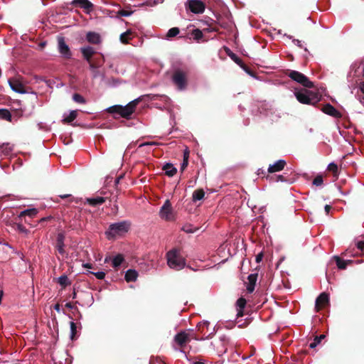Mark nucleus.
Masks as SVG:
<instances>
[{"label":"nucleus","instance_id":"f257e3e1","mask_svg":"<svg viewBox=\"0 0 364 364\" xmlns=\"http://www.w3.org/2000/svg\"><path fill=\"white\" fill-rule=\"evenodd\" d=\"M140 101L141 99L137 98L131 101L125 106L119 105H113L106 109V112L109 114H118L127 119H130Z\"/></svg>","mask_w":364,"mask_h":364},{"label":"nucleus","instance_id":"f03ea898","mask_svg":"<svg viewBox=\"0 0 364 364\" xmlns=\"http://www.w3.org/2000/svg\"><path fill=\"white\" fill-rule=\"evenodd\" d=\"M130 227L131 223L127 220L112 223L105 232V235L109 240L114 239L117 236H122L127 232Z\"/></svg>","mask_w":364,"mask_h":364},{"label":"nucleus","instance_id":"7ed1b4c3","mask_svg":"<svg viewBox=\"0 0 364 364\" xmlns=\"http://www.w3.org/2000/svg\"><path fill=\"white\" fill-rule=\"evenodd\" d=\"M168 267L175 270H181L186 266V259L181 255L180 250L173 248L166 253Z\"/></svg>","mask_w":364,"mask_h":364},{"label":"nucleus","instance_id":"20e7f679","mask_svg":"<svg viewBox=\"0 0 364 364\" xmlns=\"http://www.w3.org/2000/svg\"><path fill=\"white\" fill-rule=\"evenodd\" d=\"M296 100L301 104L315 106L320 100L321 95L316 92L306 89L295 92Z\"/></svg>","mask_w":364,"mask_h":364},{"label":"nucleus","instance_id":"39448f33","mask_svg":"<svg viewBox=\"0 0 364 364\" xmlns=\"http://www.w3.org/2000/svg\"><path fill=\"white\" fill-rule=\"evenodd\" d=\"M286 74L291 80L301 84L305 87L311 88L314 87V83L310 81L306 75L299 71L289 70Z\"/></svg>","mask_w":364,"mask_h":364},{"label":"nucleus","instance_id":"423d86ee","mask_svg":"<svg viewBox=\"0 0 364 364\" xmlns=\"http://www.w3.org/2000/svg\"><path fill=\"white\" fill-rule=\"evenodd\" d=\"M9 84L11 88L16 92L24 94L28 93V87H26L23 77L21 76H16L12 78H9Z\"/></svg>","mask_w":364,"mask_h":364},{"label":"nucleus","instance_id":"0eeeda50","mask_svg":"<svg viewBox=\"0 0 364 364\" xmlns=\"http://www.w3.org/2000/svg\"><path fill=\"white\" fill-rule=\"evenodd\" d=\"M83 58L89 63L91 69H95L100 67L102 62H94L92 60L93 55L95 53V49L91 46H86L80 48Z\"/></svg>","mask_w":364,"mask_h":364},{"label":"nucleus","instance_id":"6e6552de","mask_svg":"<svg viewBox=\"0 0 364 364\" xmlns=\"http://www.w3.org/2000/svg\"><path fill=\"white\" fill-rule=\"evenodd\" d=\"M185 6L186 10L196 14H203L205 9V4L201 0H187Z\"/></svg>","mask_w":364,"mask_h":364},{"label":"nucleus","instance_id":"1a4fd4ad","mask_svg":"<svg viewBox=\"0 0 364 364\" xmlns=\"http://www.w3.org/2000/svg\"><path fill=\"white\" fill-rule=\"evenodd\" d=\"M172 80L178 89H184L187 85L186 73L180 69L176 70L172 75Z\"/></svg>","mask_w":364,"mask_h":364},{"label":"nucleus","instance_id":"9d476101","mask_svg":"<svg viewBox=\"0 0 364 364\" xmlns=\"http://www.w3.org/2000/svg\"><path fill=\"white\" fill-rule=\"evenodd\" d=\"M159 215L162 219L166 221H171L174 220L173 209L169 200H166L161 206L159 211Z\"/></svg>","mask_w":364,"mask_h":364},{"label":"nucleus","instance_id":"9b49d317","mask_svg":"<svg viewBox=\"0 0 364 364\" xmlns=\"http://www.w3.org/2000/svg\"><path fill=\"white\" fill-rule=\"evenodd\" d=\"M329 304V294L323 292L316 299L315 309L318 312Z\"/></svg>","mask_w":364,"mask_h":364},{"label":"nucleus","instance_id":"f8f14e48","mask_svg":"<svg viewBox=\"0 0 364 364\" xmlns=\"http://www.w3.org/2000/svg\"><path fill=\"white\" fill-rule=\"evenodd\" d=\"M58 50L60 53L65 58L70 59L72 56V53L66 44L64 38L60 37L58 38Z\"/></svg>","mask_w":364,"mask_h":364},{"label":"nucleus","instance_id":"ddd939ff","mask_svg":"<svg viewBox=\"0 0 364 364\" xmlns=\"http://www.w3.org/2000/svg\"><path fill=\"white\" fill-rule=\"evenodd\" d=\"M321 110L323 113L331 117H333L335 118L339 119L342 117V114L329 103H327L325 105H323Z\"/></svg>","mask_w":364,"mask_h":364},{"label":"nucleus","instance_id":"4468645a","mask_svg":"<svg viewBox=\"0 0 364 364\" xmlns=\"http://www.w3.org/2000/svg\"><path fill=\"white\" fill-rule=\"evenodd\" d=\"M191 341L188 333L186 331H181L174 336V341L183 348Z\"/></svg>","mask_w":364,"mask_h":364},{"label":"nucleus","instance_id":"2eb2a0df","mask_svg":"<svg viewBox=\"0 0 364 364\" xmlns=\"http://www.w3.org/2000/svg\"><path fill=\"white\" fill-rule=\"evenodd\" d=\"M71 4L74 6L84 9L87 11H90L93 9V4L89 0H73Z\"/></svg>","mask_w":364,"mask_h":364},{"label":"nucleus","instance_id":"dca6fc26","mask_svg":"<svg viewBox=\"0 0 364 364\" xmlns=\"http://www.w3.org/2000/svg\"><path fill=\"white\" fill-rule=\"evenodd\" d=\"M65 238V237L64 234L62 232L58 233L57 235V237H56L55 248L57 249L59 254H60L61 255H64L65 253V251L64 249Z\"/></svg>","mask_w":364,"mask_h":364},{"label":"nucleus","instance_id":"f3484780","mask_svg":"<svg viewBox=\"0 0 364 364\" xmlns=\"http://www.w3.org/2000/svg\"><path fill=\"white\" fill-rule=\"evenodd\" d=\"M286 164L287 163L284 160L279 159L274 164L269 166L268 172L272 173L280 171L284 168Z\"/></svg>","mask_w":364,"mask_h":364},{"label":"nucleus","instance_id":"a211bd4d","mask_svg":"<svg viewBox=\"0 0 364 364\" xmlns=\"http://www.w3.org/2000/svg\"><path fill=\"white\" fill-rule=\"evenodd\" d=\"M352 70L354 71L355 75L364 77V58L359 63H355L352 65Z\"/></svg>","mask_w":364,"mask_h":364},{"label":"nucleus","instance_id":"6ab92c4d","mask_svg":"<svg viewBox=\"0 0 364 364\" xmlns=\"http://www.w3.org/2000/svg\"><path fill=\"white\" fill-rule=\"evenodd\" d=\"M86 40L92 44H100L101 43L100 35L94 31H89L86 34Z\"/></svg>","mask_w":364,"mask_h":364},{"label":"nucleus","instance_id":"aec40b11","mask_svg":"<svg viewBox=\"0 0 364 364\" xmlns=\"http://www.w3.org/2000/svg\"><path fill=\"white\" fill-rule=\"evenodd\" d=\"M258 274L257 273L255 274H250L248 277V284L247 286V290L249 293L253 292L255 290L256 282L257 279Z\"/></svg>","mask_w":364,"mask_h":364},{"label":"nucleus","instance_id":"412c9836","mask_svg":"<svg viewBox=\"0 0 364 364\" xmlns=\"http://www.w3.org/2000/svg\"><path fill=\"white\" fill-rule=\"evenodd\" d=\"M225 50L226 51V53L228 54V55L235 63H237L238 65H240L241 68H245V65L244 64L242 60L239 58L236 54H235L234 53H232L230 48H225Z\"/></svg>","mask_w":364,"mask_h":364},{"label":"nucleus","instance_id":"4be33fe9","mask_svg":"<svg viewBox=\"0 0 364 364\" xmlns=\"http://www.w3.org/2000/svg\"><path fill=\"white\" fill-rule=\"evenodd\" d=\"M86 202L91 206L96 207L102 205L105 202V198L97 196L96 198H87Z\"/></svg>","mask_w":364,"mask_h":364},{"label":"nucleus","instance_id":"5701e85b","mask_svg":"<svg viewBox=\"0 0 364 364\" xmlns=\"http://www.w3.org/2000/svg\"><path fill=\"white\" fill-rule=\"evenodd\" d=\"M138 277V272L134 269H128L124 276V279L127 282H135Z\"/></svg>","mask_w":364,"mask_h":364},{"label":"nucleus","instance_id":"b1692460","mask_svg":"<svg viewBox=\"0 0 364 364\" xmlns=\"http://www.w3.org/2000/svg\"><path fill=\"white\" fill-rule=\"evenodd\" d=\"M163 170L165 171V174L169 177L173 176L177 173V169L172 164H166L163 166Z\"/></svg>","mask_w":364,"mask_h":364},{"label":"nucleus","instance_id":"393cba45","mask_svg":"<svg viewBox=\"0 0 364 364\" xmlns=\"http://www.w3.org/2000/svg\"><path fill=\"white\" fill-rule=\"evenodd\" d=\"M13 149L14 146L10 144L9 143L3 144L2 145L0 146V151L1 154L5 156L10 155L13 151Z\"/></svg>","mask_w":364,"mask_h":364},{"label":"nucleus","instance_id":"a878e982","mask_svg":"<svg viewBox=\"0 0 364 364\" xmlns=\"http://www.w3.org/2000/svg\"><path fill=\"white\" fill-rule=\"evenodd\" d=\"M334 258L336 262V265L340 269H345L348 264L352 263L351 260H343L338 256H335Z\"/></svg>","mask_w":364,"mask_h":364},{"label":"nucleus","instance_id":"bb28decb","mask_svg":"<svg viewBox=\"0 0 364 364\" xmlns=\"http://www.w3.org/2000/svg\"><path fill=\"white\" fill-rule=\"evenodd\" d=\"M205 196V191L202 188L197 189L193 191L192 195V200L193 202H196L198 200H200L203 199Z\"/></svg>","mask_w":364,"mask_h":364},{"label":"nucleus","instance_id":"cd10ccee","mask_svg":"<svg viewBox=\"0 0 364 364\" xmlns=\"http://www.w3.org/2000/svg\"><path fill=\"white\" fill-rule=\"evenodd\" d=\"M77 116V110H73L70 112V114L67 117H65L62 120V122L63 124L71 123L73 121H74L76 119Z\"/></svg>","mask_w":364,"mask_h":364},{"label":"nucleus","instance_id":"c85d7f7f","mask_svg":"<svg viewBox=\"0 0 364 364\" xmlns=\"http://www.w3.org/2000/svg\"><path fill=\"white\" fill-rule=\"evenodd\" d=\"M247 304L246 299L243 297H240L237 301V305L240 308V310L237 313V316H242L243 315L242 309L245 307Z\"/></svg>","mask_w":364,"mask_h":364},{"label":"nucleus","instance_id":"c756f323","mask_svg":"<svg viewBox=\"0 0 364 364\" xmlns=\"http://www.w3.org/2000/svg\"><path fill=\"white\" fill-rule=\"evenodd\" d=\"M11 112L6 109H0V119L6 120L9 122H11Z\"/></svg>","mask_w":364,"mask_h":364},{"label":"nucleus","instance_id":"7c9ffc66","mask_svg":"<svg viewBox=\"0 0 364 364\" xmlns=\"http://www.w3.org/2000/svg\"><path fill=\"white\" fill-rule=\"evenodd\" d=\"M179 33L180 29L178 27H173L168 31L166 35V38L169 39L173 38L176 36L178 34H179Z\"/></svg>","mask_w":364,"mask_h":364},{"label":"nucleus","instance_id":"2f4dec72","mask_svg":"<svg viewBox=\"0 0 364 364\" xmlns=\"http://www.w3.org/2000/svg\"><path fill=\"white\" fill-rule=\"evenodd\" d=\"M58 282L60 286L63 287H65L66 286L70 285L71 284V282L69 281L68 276L65 274L61 275L58 279Z\"/></svg>","mask_w":364,"mask_h":364},{"label":"nucleus","instance_id":"473e14b6","mask_svg":"<svg viewBox=\"0 0 364 364\" xmlns=\"http://www.w3.org/2000/svg\"><path fill=\"white\" fill-rule=\"evenodd\" d=\"M191 35L193 38V39L196 41H199L200 40H201L203 37V32L201 30H200L199 28H196V29H193L192 31H191Z\"/></svg>","mask_w":364,"mask_h":364},{"label":"nucleus","instance_id":"72a5a7b5","mask_svg":"<svg viewBox=\"0 0 364 364\" xmlns=\"http://www.w3.org/2000/svg\"><path fill=\"white\" fill-rule=\"evenodd\" d=\"M37 213H38V210L36 208L27 209V210L22 211L20 213L19 217H23V216H26V215H28L30 217H33V216L36 215Z\"/></svg>","mask_w":364,"mask_h":364},{"label":"nucleus","instance_id":"f704fd0d","mask_svg":"<svg viewBox=\"0 0 364 364\" xmlns=\"http://www.w3.org/2000/svg\"><path fill=\"white\" fill-rule=\"evenodd\" d=\"M124 261V257L122 255H117L112 259V267L116 268L122 264Z\"/></svg>","mask_w":364,"mask_h":364},{"label":"nucleus","instance_id":"c9c22d12","mask_svg":"<svg viewBox=\"0 0 364 364\" xmlns=\"http://www.w3.org/2000/svg\"><path fill=\"white\" fill-rule=\"evenodd\" d=\"M325 338V335L321 334L319 336H316L314 341L309 344L311 348H314L321 341Z\"/></svg>","mask_w":364,"mask_h":364},{"label":"nucleus","instance_id":"e433bc0d","mask_svg":"<svg viewBox=\"0 0 364 364\" xmlns=\"http://www.w3.org/2000/svg\"><path fill=\"white\" fill-rule=\"evenodd\" d=\"M198 228H193V226L191 224H186L183 226L181 230L184 231L186 233H193L195 232Z\"/></svg>","mask_w":364,"mask_h":364},{"label":"nucleus","instance_id":"4c0bfd02","mask_svg":"<svg viewBox=\"0 0 364 364\" xmlns=\"http://www.w3.org/2000/svg\"><path fill=\"white\" fill-rule=\"evenodd\" d=\"M70 325V333H71L70 338H71V340L73 341L75 339V336L77 333V325L73 321H71Z\"/></svg>","mask_w":364,"mask_h":364},{"label":"nucleus","instance_id":"58836bf2","mask_svg":"<svg viewBox=\"0 0 364 364\" xmlns=\"http://www.w3.org/2000/svg\"><path fill=\"white\" fill-rule=\"evenodd\" d=\"M73 100L75 102L80 103V104H85L86 102L85 99L81 95H80L78 93H75L73 95Z\"/></svg>","mask_w":364,"mask_h":364},{"label":"nucleus","instance_id":"ea45409f","mask_svg":"<svg viewBox=\"0 0 364 364\" xmlns=\"http://www.w3.org/2000/svg\"><path fill=\"white\" fill-rule=\"evenodd\" d=\"M131 31H127L120 35V41L123 43H128Z\"/></svg>","mask_w":364,"mask_h":364},{"label":"nucleus","instance_id":"a19ab883","mask_svg":"<svg viewBox=\"0 0 364 364\" xmlns=\"http://www.w3.org/2000/svg\"><path fill=\"white\" fill-rule=\"evenodd\" d=\"M328 170L333 173L334 176H338V166L334 163H331L328 166Z\"/></svg>","mask_w":364,"mask_h":364},{"label":"nucleus","instance_id":"79ce46f5","mask_svg":"<svg viewBox=\"0 0 364 364\" xmlns=\"http://www.w3.org/2000/svg\"><path fill=\"white\" fill-rule=\"evenodd\" d=\"M323 180L321 175H318L315 177L313 181V184L316 186H321L323 184Z\"/></svg>","mask_w":364,"mask_h":364},{"label":"nucleus","instance_id":"37998d69","mask_svg":"<svg viewBox=\"0 0 364 364\" xmlns=\"http://www.w3.org/2000/svg\"><path fill=\"white\" fill-rule=\"evenodd\" d=\"M96 278L98 279H103L105 277V273L104 272H93L92 273Z\"/></svg>","mask_w":364,"mask_h":364},{"label":"nucleus","instance_id":"c03bdc74","mask_svg":"<svg viewBox=\"0 0 364 364\" xmlns=\"http://www.w3.org/2000/svg\"><path fill=\"white\" fill-rule=\"evenodd\" d=\"M157 144H158V143L156 141H147V142L141 143V144L139 145V147H142L144 146H154V145H157Z\"/></svg>","mask_w":364,"mask_h":364},{"label":"nucleus","instance_id":"a18cd8bd","mask_svg":"<svg viewBox=\"0 0 364 364\" xmlns=\"http://www.w3.org/2000/svg\"><path fill=\"white\" fill-rule=\"evenodd\" d=\"M16 229L21 232H27L26 228L23 225H21L20 223L16 224Z\"/></svg>","mask_w":364,"mask_h":364},{"label":"nucleus","instance_id":"49530a36","mask_svg":"<svg viewBox=\"0 0 364 364\" xmlns=\"http://www.w3.org/2000/svg\"><path fill=\"white\" fill-rule=\"evenodd\" d=\"M203 31H207V32H213V31H217L218 28L215 26H213V24L211 23L209 25L208 28H204Z\"/></svg>","mask_w":364,"mask_h":364},{"label":"nucleus","instance_id":"de8ad7c7","mask_svg":"<svg viewBox=\"0 0 364 364\" xmlns=\"http://www.w3.org/2000/svg\"><path fill=\"white\" fill-rule=\"evenodd\" d=\"M188 161L186 159H183L181 166V171L183 172L188 166Z\"/></svg>","mask_w":364,"mask_h":364},{"label":"nucleus","instance_id":"09e8293b","mask_svg":"<svg viewBox=\"0 0 364 364\" xmlns=\"http://www.w3.org/2000/svg\"><path fill=\"white\" fill-rule=\"evenodd\" d=\"M358 88L362 95H364V80L359 83Z\"/></svg>","mask_w":364,"mask_h":364},{"label":"nucleus","instance_id":"8fccbe9b","mask_svg":"<svg viewBox=\"0 0 364 364\" xmlns=\"http://www.w3.org/2000/svg\"><path fill=\"white\" fill-rule=\"evenodd\" d=\"M357 247L360 250H364V242L360 241L357 243Z\"/></svg>","mask_w":364,"mask_h":364},{"label":"nucleus","instance_id":"3c124183","mask_svg":"<svg viewBox=\"0 0 364 364\" xmlns=\"http://www.w3.org/2000/svg\"><path fill=\"white\" fill-rule=\"evenodd\" d=\"M277 181H284V182L288 181V180H287V179L284 178V176H282V175H278V176H277Z\"/></svg>","mask_w":364,"mask_h":364},{"label":"nucleus","instance_id":"603ef678","mask_svg":"<svg viewBox=\"0 0 364 364\" xmlns=\"http://www.w3.org/2000/svg\"><path fill=\"white\" fill-rule=\"evenodd\" d=\"M262 257H263V254H262V253H259V254H258V255L256 256V259H255L256 262H257V263L260 262L262 261Z\"/></svg>","mask_w":364,"mask_h":364},{"label":"nucleus","instance_id":"864d4df0","mask_svg":"<svg viewBox=\"0 0 364 364\" xmlns=\"http://www.w3.org/2000/svg\"><path fill=\"white\" fill-rule=\"evenodd\" d=\"M188 157H189V151L188 150V149H186L183 152V159H186L188 161Z\"/></svg>","mask_w":364,"mask_h":364},{"label":"nucleus","instance_id":"5fc2aeb1","mask_svg":"<svg viewBox=\"0 0 364 364\" xmlns=\"http://www.w3.org/2000/svg\"><path fill=\"white\" fill-rule=\"evenodd\" d=\"M65 307L68 308V309H76L77 311H78V309L77 307H75V306L70 303V302H68L65 304Z\"/></svg>","mask_w":364,"mask_h":364},{"label":"nucleus","instance_id":"6e6d98bb","mask_svg":"<svg viewBox=\"0 0 364 364\" xmlns=\"http://www.w3.org/2000/svg\"><path fill=\"white\" fill-rule=\"evenodd\" d=\"M51 219H52V217H51V216H48V217H46V218H42L40 220L39 223H43L44 222L48 221V220H51Z\"/></svg>","mask_w":364,"mask_h":364},{"label":"nucleus","instance_id":"4d7b16f0","mask_svg":"<svg viewBox=\"0 0 364 364\" xmlns=\"http://www.w3.org/2000/svg\"><path fill=\"white\" fill-rule=\"evenodd\" d=\"M358 100L361 104L364 105V95H360L358 94Z\"/></svg>","mask_w":364,"mask_h":364},{"label":"nucleus","instance_id":"13d9d810","mask_svg":"<svg viewBox=\"0 0 364 364\" xmlns=\"http://www.w3.org/2000/svg\"><path fill=\"white\" fill-rule=\"evenodd\" d=\"M324 209H325L326 213L328 214L329 211L331 209V206L330 205H326L325 207H324Z\"/></svg>","mask_w":364,"mask_h":364},{"label":"nucleus","instance_id":"bf43d9fd","mask_svg":"<svg viewBox=\"0 0 364 364\" xmlns=\"http://www.w3.org/2000/svg\"><path fill=\"white\" fill-rule=\"evenodd\" d=\"M53 308H54V309H55V311H57L58 312H60V304H55Z\"/></svg>","mask_w":364,"mask_h":364},{"label":"nucleus","instance_id":"052dcab7","mask_svg":"<svg viewBox=\"0 0 364 364\" xmlns=\"http://www.w3.org/2000/svg\"><path fill=\"white\" fill-rule=\"evenodd\" d=\"M70 196H71L70 194L59 195V197L63 198V199H65V198H70Z\"/></svg>","mask_w":364,"mask_h":364},{"label":"nucleus","instance_id":"680f3d73","mask_svg":"<svg viewBox=\"0 0 364 364\" xmlns=\"http://www.w3.org/2000/svg\"><path fill=\"white\" fill-rule=\"evenodd\" d=\"M293 42H294V43H296V44L298 46H299L300 48H301V47H302L301 43V41H300L299 40L295 39V40H294V41H293Z\"/></svg>","mask_w":364,"mask_h":364},{"label":"nucleus","instance_id":"e2e57ef3","mask_svg":"<svg viewBox=\"0 0 364 364\" xmlns=\"http://www.w3.org/2000/svg\"><path fill=\"white\" fill-rule=\"evenodd\" d=\"M76 296H77V293H76L75 290L74 289L71 296H72L73 299H75Z\"/></svg>","mask_w":364,"mask_h":364},{"label":"nucleus","instance_id":"0e129e2a","mask_svg":"<svg viewBox=\"0 0 364 364\" xmlns=\"http://www.w3.org/2000/svg\"><path fill=\"white\" fill-rule=\"evenodd\" d=\"M129 14V12H128V11H123L122 12V16H128Z\"/></svg>","mask_w":364,"mask_h":364},{"label":"nucleus","instance_id":"69168bd1","mask_svg":"<svg viewBox=\"0 0 364 364\" xmlns=\"http://www.w3.org/2000/svg\"><path fill=\"white\" fill-rule=\"evenodd\" d=\"M85 267H89V268H90V264H86L85 265Z\"/></svg>","mask_w":364,"mask_h":364},{"label":"nucleus","instance_id":"338daca9","mask_svg":"<svg viewBox=\"0 0 364 364\" xmlns=\"http://www.w3.org/2000/svg\"><path fill=\"white\" fill-rule=\"evenodd\" d=\"M156 96H157V95H154V96L151 97V99H152V100H155Z\"/></svg>","mask_w":364,"mask_h":364}]
</instances>
